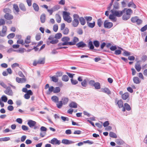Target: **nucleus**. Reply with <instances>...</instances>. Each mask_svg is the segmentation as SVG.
<instances>
[{"instance_id":"1","label":"nucleus","mask_w":147,"mask_h":147,"mask_svg":"<svg viewBox=\"0 0 147 147\" xmlns=\"http://www.w3.org/2000/svg\"><path fill=\"white\" fill-rule=\"evenodd\" d=\"M73 20L72 21V25L74 27H76L79 24V16L77 14H75L73 15Z\"/></svg>"},{"instance_id":"2","label":"nucleus","mask_w":147,"mask_h":147,"mask_svg":"<svg viewBox=\"0 0 147 147\" xmlns=\"http://www.w3.org/2000/svg\"><path fill=\"white\" fill-rule=\"evenodd\" d=\"M64 20L68 23H71L72 21L71 18L69 16V13L66 11H64L63 13Z\"/></svg>"},{"instance_id":"3","label":"nucleus","mask_w":147,"mask_h":147,"mask_svg":"<svg viewBox=\"0 0 147 147\" xmlns=\"http://www.w3.org/2000/svg\"><path fill=\"white\" fill-rule=\"evenodd\" d=\"M125 9H126L125 8L121 11H118L116 10H114V9H111V12L112 14L115 15V16L119 17L122 15L123 13L125 12Z\"/></svg>"},{"instance_id":"4","label":"nucleus","mask_w":147,"mask_h":147,"mask_svg":"<svg viewBox=\"0 0 147 147\" xmlns=\"http://www.w3.org/2000/svg\"><path fill=\"white\" fill-rule=\"evenodd\" d=\"M5 88L6 90H5L4 92L5 94L10 96L13 95V92L10 87L7 86Z\"/></svg>"},{"instance_id":"5","label":"nucleus","mask_w":147,"mask_h":147,"mask_svg":"<svg viewBox=\"0 0 147 147\" xmlns=\"http://www.w3.org/2000/svg\"><path fill=\"white\" fill-rule=\"evenodd\" d=\"M45 63V59L42 58L39 59L37 61H34L33 63V65L36 66L37 64H43Z\"/></svg>"},{"instance_id":"6","label":"nucleus","mask_w":147,"mask_h":147,"mask_svg":"<svg viewBox=\"0 0 147 147\" xmlns=\"http://www.w3.org/2000/svg\"><path fill=\"white\" fill-rule=\"evenodd\" d=\"M113 24L112 22H108L107 20L105 21L104 23V26L105 28H110L113 26Z\"/></svg>"},{"instance_id":"7","label":"nucleus","mask_w":147,"mask_h":147,"mask_svg":"<svg viewBox=\"0 0 147 147\" xmlns=\"http://www.w3.org/2000/svg\"><path fill=\"white\" fill-rule=\"evenodd\" d=\"M13 10L14 13L16 14H18L20 11V9L18 5L16 4H14L13 5Z\"/></svg>"},{"instance_id":"8","label":"nucleus","mask_w":147,"mask_h":147,"mask_svg":"<svg viewBox=\"0 0 147 147\" xmlns=\"http://www.w3.org/2000/svg\"><path fill=\"white\" fill-rule=\"evenodd\" d=\"M101 92L105 93L109 95L111 94V92L110 90L107 88H102L101 89Z\"/></svg>"},{"instance_id":"9","label":"nucleus","mask_w":147,"mask_h":147,"mask_svg":"<svg viewBox=\"0 0 147 147\" xmlns=\"http://www.w3.org/2000/svg\"><path fill=\"white\" fill-rule=\"evenodd\" d=\"M124 107H123L122 109V111L125 112L126 109L127 111H129L131 110V108L130 105L127 103H126L124 104Z\"/></svg>"},{"instance_id":"10","label":"nucleus","mask_w":147,"mask_h":147,"mask_svg":"<svg viewBox=\"0 0 147 147\" xmlns=\"http://www.w3.org/2000/svg\"><path fill=\"white\" fill-rule=\"evenodd\" d=\"M4 18L7 20H10L13 18V17L12 15L9 13H6L4 15Z\"/></svg>"},{"instance_id":"11","label":"nucleus","mask_w":147,"mask_h":147,"mask_svg":"<svg viewBox=\"0 0 147 147\" xmlns=\"http://www.w3.org/2000/svg\"><path fill=\"white\" fill-rule=\"evenodd\" d=\"M60 140H58L57 138H53L51 140V143L53 144L59 145L60 144Z\"/></svg>"},{"instance_id":"12","label":"nucleus","mask_w":147,"mask_h":147,"mask_svg":"<svg viewBox=\"0 0 147 147\" xmlns=\"http://www.w3.org/2000/svg\"><path fill=\"white\" fill-rule=\"evenodd\" d=\"M36 122L32 120H29L28 122V124L30 127L32 128L36 124Z\"/></svg>"},{"instance_id":"13","label":"nucleus","mask_w":147,"mask_h":147,"mask_svg":"<svg viewBox=\"0 0 147 147\" xmlns=\"http://www.w3.org/2000/svg\"><path fill=\"white\" fill-rule=\"evenodd\" d=\"M76 46L78 48L86 47L87 45L83 41H81L78 43L76 45Z\"/></svg>"},{"instance_id":"14","label":"nucleus","mask_w":147,"mask_h":147,"mask_svg":"<svg viewBox=\"0 0 147 147\" xmlns=\"http://www.w3.org/2000/svg\"><path fill=\"white\" fill-rule=\"evenodd\" d=\"M62 143L66 144H69L72 143H74V142L70 141L68 140L63 139L62 140Z\"/></svg>"},{"instance_id":"15","label":"nucleus","mask_w":147,"mask_h":147,"mask_svg":"<svg viewBox=\"0 0 147 147\" xmlns=\"http://www.w3.org/2000/svg\"><path fill=\"white\" fill-rule=\"evenodd\" d=\"M16 80L18 83H23L26 81V79L25 78H21L18 77L16 78Z\"/></svg>"},{"instance_id":"16","label":"nucleus","mask_w":147,"mask_h":147,"mask_svg":"<svg viewBox=\"0 0 147 147\" xmlns=\"http://www.w3.org/2000/svg\"><path fill=\"white\" fill-rule=\"evenodd\" d=\"M133 81L134 83L138 84L141 82V80L138 77H134L133 78Z\"/></svg>"},{"instance_id":"17","label":"nucleus","mask_w":147,"mask_h":147,"mask_svg":"<svg viewBox=\"0 0 147 147\" xmlns=\"http://www.w3.org/2000/svg\"><path fill=\"white\" fill-rule=\"evenodd\" d=\"M140 61H138L137 63V64H136L135 66L136 69L138 72L140 71L142 68L140 64L139 63Z\"/></svg>"},{"instance_id":"18","label":"nucleus","mask_w":147,"mask_h":147,"mask_svg":"<svg viewBox=\"0 0 147 147\" xmlns=\"http://www.w3.org/2000/svg\"><path fill=\"white\" fill-rule=\"evenodd\" d=\"M58 42L59 40L58 39H53L50 41H47V44L48 45H49L50 44H55L57 43Z\"/></svg>"},{"instance_id":"19","label":"nucleus","mask_w":147,"mask_h":147,"mask_svg":"<svg viewBox=\"0 0 147 147\" xmlns=\"http://www.w3.org/2000/svg\"><path fill=\"white\" fill-rule=\"evenodd\" d=\"M46 20V15L45 13L42 14L40 17V20L41 22L43 23L45 22Z\"/></svg>"},{"instance_id":"20","label":"nucleus","mask_w":147,"mask_h":147,"mask_svg":"<svg viewBox=\"0 0 147 147\" xmlns=\"http://www.w3.org/2000/svg\"><path fill=\"white\" fill-rule=\"evenodd\" d=\"M14 51L18 53H22L26 51V50L24 48H20L18 50H14Z\"/></svg>"},{"instance_id":"21","label":"nucleus","mask_w":147,"mask_h":147,"mask_svg":"<svg viewBox=\"0 0 147 147\" xmlns=\"http://www.w3.org/2000/svg\"><path fill=\"white\" fill-rule=\"evenodd\" d=\"M113 7V9H114V10L119 9V3L117 2H115Z\"/></svg>"},{"instance_id":"22","label":"nucleus","mask_w":147,"mask_h":147,"mask_svg":"<svg viewBox=\"0 0 147 147\" xmlns=\"http://www.w3.org/2000/svg\"><path fill=\"white\" fill-rule=\"evenodd\" d=\"M69 106L71 108H77L78 107L77 104L74 102H72L69 105Z\"/></svg>"},{"instance_id":"23","label":"nucleus","mask_w":147,"mask_h":147,"mask_svg":"<svg viewBox=\"0 0 147 147\" xmlns=\"http://www.w3.org/2000/svg\"><path fill=\"white\" fill-rule=\"evenodd\" d=\"M79 21L82 25H84L86 23L85 19L83 17H79Z\"/></svg>"},{"instance_id":"24","label":"nucleus","mask_w":147,"mask_h":147,"mask_svg":"<svg viewBox=\"0 0 147 147\" xmlns=\"http://www.w3.org/2000/svg\"><path fill=\"white\" fill-rule=\"evenodd\" d=\"M129 95L128 92H126L122 95V98L123 100H126L129 97Z\"/></svg>"},{"instance_id":"25","label":"nucleus","mask_w":147,"mask_h":147,"mask_svg":"<svg viewBox=\"0 0 147 147\" xmlns=\"http://www.w3.org/2000/svg\"><path fill=\"white\" fill-rule=\"evenodd\" d=\"M19 7L20 9L23 11H26V8L24 4L21 3L19 4Z\"/></svg>"},{"instance_id":"26","label":"nucleus","mask_w":147,"mask_h":147,"mask_svg":"<svg viewBox=\"0 0 147 147\" xmlns=\"http://www.w3.org/2000/svg\"><path fill=\"white\" fill-rule=\"evenodd\" d=\"M127 6L128 7H132L134 9L136 8V5L133 3V1L130 2L128 4Z\"/></svg>"},{"instance_id":"27","label":"nucleus","mask_w":147,"mask_h":147,"mask_svg":"<svg viewBox=\"0 0 147 147\" xmlns=\"http://www.w3.org/2000/svg\"><path fill=\"white\" fill-rule=\"evenodd\" d=\"M78 41L79 39L78 38L76 37H74L73 40V42H70L71 43V45H76V42Z\"/></svg>"},{"instance_id":"28","label":"nucleus","mask_w":147,"mask_h":147,"mask_svg":"<svg viewBox=\"0 0 147 147\" xmlns=\"http://www.w3.org/2000/svg\"><path fill=\"white\" fill-rule=\"evenodd\" d=\"M34 9L36 11H38L39 10V7L38 5L36 3H34L32 5Z\"/></svg>"},{"instance_id":"29","label":"nucleus","mask_w":147,"mask_h":147,"mask_svg":"<svg viewBox=\"0 0 147 147\" xmlns=\"http://www.w3.org/2000/svg\"><path fill=\"white\" fill-rule=\"evenodd\" d=\"M115 16L113 14H110L109 18L110 19L112 20L113 22H115L116 21V18Z\"/></svg>"},{"instance_id":"30","label":"nucleus","mask_w":147,"mask_h":147,"mask_svg":"<svg viewBox=\"0 0 147 147\" xmlns=\"http://www.w3.org/2000/svg\"><path fill=\"white\" fill-rule=\"evenodd\" d=\"M116 143L119 145L123 144L124 142L121 139H117L115 140Z\"/></svg>"},{"instance_id":"31","label":"nucleus","mask_w":147,"mask_h":147,"mask_svg":"<svg viewBox=\"0 0 147 147\" xmlns=\"http://www.w3.org/2000/svg\"><path fill=\"white\" fill-rule=\"evenodd\" d=\"M117 104L119 108H120L123 107V102L121 100H120L117 102Z\"/></svg>"},{"instance_id":"32","label":"nucleus","mask_w":147,"mask_h":147,"mask_svg":"<svg viewBox=\"0 0 147 147\" xmlns=\"http://www.w3.org/2000/svg\"><path fill=\"white\" fill-rule=\"evenodd\" d=\"M88 80V79L84 80L83 81L81 82L82 86L84 87H86L87 86V81Z\"/></svg>"},{"instance_id":"33","label":"nucleus","mask_w":147,"mask_h":147,"mask_svg":"<svg viewBox=\"0 0 147 147\" xmlns=\"http://www.w3.org/2000/svg\"><path fill=\"white\" fill-rule=\"evenodd\" d=\"M95 89L98 90L100 89L101 86L100 83L98 82H95L94 86Z\"/></svg>"},{"instance_id":"34","label":"nucleus","mask_w":147,"mask_h":147,"mask_svg":"<svg viewBox=\"0 0 147 147\" xmlns=\"http://www.w3.org/2000/svg\"><path fill=\"white\" fill-rule=\"evenodd\" d=\"M51 99L53 101L55 102H58L59 100L58 97L56 96H53L51 98Z\"/></svg>"},{"instance_id":"35","label":"nucleus","mask_w":147,"mask_h":147,"mask_svg":"<svg viewBox=\"0 0 147 147\" xmlns=\"http://www.w3.org/2000/svg\"><path fill=\"white\" fill-rule=\"evenodd\" d=\"M131 16L126 13L124 14L122 17V19L124 20H127L130 18Z\"/></svg>"},{"instance_id":"36","label":"nucleus","mask_w":147,"mask_h":147,"mask_svg":"<svg viewBox=\"0 0 147 147\" xmlns=\"http://www.w3.org/2000/svg\"><path fill=\"white\" fill-rule=\"evenodd\" d=\"M51 81L54 82H57L58 81V78L56 76H54L51 77Z\"/></svg>"},{"instance_id":"37","label":"nucleus","mask_w":147,"mask_h":147,"mask_svg":"<svg viewBox=\"0 0 147 147\" xmlns=\"http://www.w3.org/2000/svg\"><path fill=\"white\" fill-rule=\"evenodd\" d=\"M88 47L90 48V49L91 50L93 49L94 47L93 44V42L92 41H90L88 45Z\"/></svg>"},{"instance_id":"38","label":"nucleus","mask_w":147,"mask_h":147,"mask_svg":"<svg viewBox=\"0 0 147 147\" xmlns=\"http://www.w3.org/2000/svg\"><path fill=\"white\" fill-rule=\"evenodd\" d=\"M56 19L57 23H60L61 22V18L59 15V14H56Z\"/></svg>"},{"instance_id":"39","label":"nucleus","mask_w":147,"mask_h":147,"mask_svg":"<svg viewBox=\"0 0 147 147\" xmlns=\"http://www.w3.org/2000/svg\"><path fill=\"white\" fill-rule=\"evenodd\" d=\"M70 38L68 36H65L63 37L61 39V40L62 42H69V41Z\"/></svg>"},{"instance_id":"40","label":"nucleus","mask_w":147,"mask_h":147,"mask_svg":"<svg viewBox=\"0 0 147 147\" xmlns=\"http://www.w3.org/2000/svg\"><path fill=\"white\" fill-rule=\"evenodd\" d=\"M61 101H62L63 104L65 105L67 103L68 101V99L67 98L63 97L62 98Z\"/></svg>"},{"instance_id":"41","label":"nucleus","mask_w":147,"mask_h":147,"mask_svg":"<svg viewBox=\"0 0 147 147\" xmlns=\"http://www.w3.org/2000/svg\"><path fill=\"white\" fill-rule=\"evenodd\" d=\"M87 24L88 26L91 28H94L95 26V22L94 21L92 23L87 22Z\"/></svg>"},{"instance_id":"42","label":"nucleus","mask_w":147,"mask_h":147,"mask_svg":"<svg viewBox=\"0 0 147 147\" xmlns=\"http://www.w3.org/2000/svg\"><path fill=\"white\" fill-rule=\"evenodd\" d=\"M30 36H28L25 40V43L26 44H29L31 42Z\"/></svg>"},{"instance_id":"43","label":"nucleus","mask_w":147,"mask_h":147,"mask_svg":"<svg viewBox=\"0 0 147 147\" xmlns=\"http://www.w3.org/2000/svg\"><path fill=\"white\" fill-rule=\"evenodd\" d=\"M109 135L110 137L111 138H117V136L116 134L113 132L111 131L110 132Z\"/></svg>"},{"instance_id":"44","label":"nucleus","mask_w":147,"mask_h":147,"mask_svg":"<svg viewBox=\"0 0 147 147\" xmlns=\"http://www.w3.org/2000/svg\"><path fill=\"white\" fill-rule=\"evenodd\" d=\"M62 80L65 82H67L69 80V78L68 76L65 75H63L62 77Z\"/></svg>"},{"instance_id":"45","label":"nucleus","mask_w":147,"mask_h":147,"mask_svg":"<svg viewBox=\"0 0 147 147\" xmlns=\"http://www.w3.org/2000/svg\"><path fill=\"white\" fill-rule=\"evenodd\" d=\"M62 36L61 34L60 33H58L56 34L54 37V38L57 39H59L61 38Z\"/></svg>"},{"instance_id":"46","label":"nucleus","mask_w":147,"mask_h":147,"mask_svg":"<svg viewBox=\"0 0 147 147\" xmlns=\"http://www.w3.org/2000/svg\"><path fill=\"white\" fill-rule=\"evenodd\" d=\"M54 90V87L53 86H51L49 87V90L47 92V94H50Z\"/></svg>"},{"instance_id":"47","label":"nucleus","mask_w":147,"mask_h":147,"mask_svg":"<svg viewBox=\"0 0 147 147\" xmlns=\"http://www.w3.org/2000/svg\"><path fill=\"white\" fill-rule=\"evenodd\" d=\"M93 44L96 47L98 48L99 46L100 43L99 41L98 40H95L94 41Z\"/></svg>"},{"instance_id":"48","label":"nucleus","mask_w":147,"mask_h":147,"mask_svg":"<svg viewBox=\"0 0 147 147\" xmlns=\"http://www.w3.org/2000/svg\"><path fill=\"white\" fill-rule=\"evenodd\" d=\"M60 90L61 89L59 87H56L54 89L53 92L54 93H58L60 92Z\"/></svg>"},{"instance_id":"49","label":"nucleus","mask_w":147,"mask_h":147,"mask_svg":"<svg viewBox=\"0 0 147 147\" xmlns=\"http://www.w3.org/2000/svg\"><path fill=\"white\" fill-rule=\"evenodd\" d=\"M58 103L57 104V107L58 108H61L62 106V105L63 103H62V101H60L59 102L58 101Z\"/></svg>"},{"instance_id":"50","label":"nucleus","mask_w":147,"mask_h":147,"mask_svg":"<svg viewBox=\"0 0 147 147\" xmlns=\"http://www.w3.org/2000/svg\"><path fill=\"white\" fill-rule=\"evenodd\" d=\"M132 13V11L131 9L130 8L128 9H127L126 11V14L129 15L130 16H131V14Z\"/></svg>"},{"instance_id":"51","label":"nucleus","mask_w":147,"mask_h":147,"mask_svg":"<svg viewBox=\"0 0 147 147\" xmlns=\"http://www.w3.org/2000/svg\"><path fill=\"white\" fill-rule=\"evenodd\" d=\"M15 34L13 33L10 34L7 36V38L8 39L12 38L14 37Z\"/></svg>"},{"instance_id":"52","label":"nucleus","mask_w":147,"mask_h":147,"mask_svg":"<svg viewBox=\"0 0 147 147\" xmlns=\"http://www.w3.org/2000/svg\"><path fill=\"white\" fill-rule=\"evenodd\" d=\"M103 22L100 18L99 19L97 20V24L99 27H100L102 24Z\"/></svg>"},{"instance_id":"53","label":"nucleus","mask_w":147,"mask_h":147,"mask_svg":"<svg viewBox=\"0 0 147 147\" xmlns=\"http://www.w3.org/2000/svg\"><path fill=\"white\" fill-rule=\"evenodd\" d=\"M1 100L4 102H6L7 100V97L5 95H3L1 97Z\"/></svg>"},{"instance_id":"54","label":"nucleus","mask_w":147,"mask_h":147,"mask_svg":"<svg viewBox=\"0 0 147 147\" xmlns=\"http://www.w3.org/2000/svg\"><path fill=\"white\" fill-rule=\"evenodd\" d=\"M17 43L18 44H20L23 45L25 44V43L24 42V41L22 39H18L17 41Z\"/></svg>"},{"instance_id":"55","label":"nucleus","mask_w":147,"mask_h":147,"mask_svg":"<svg viewBox=\"0 0 147 147\" xmlns=\"http://www.w3.org/2000/svg\"><path fill=\"white\" fill-rule=\"evenodd\" d=\"M138 17L136 16L134 17H132L131 19V21L133 23H136L138 20Z\"/></svg>"},{"instance_id":"56","label":"nucleus","mask_w":147,"mask_h":147,"mask_svg":"<svg viewBox=\"0 0 147 147\" xmlns=\"http://www.w3.org/2000/svg\"><path fill=\"white\" fill-rule=\"evenodd\" d=\"M85 18L87 21V22H89L92 20V18L91 16H86L85 17Z\"/></svg>"},{"instance_id":"57","label":"nucleus","mask_w":147,"mask_h":147,"mask_svg":"<svg viewBox=\"0 0 147 147\" xmlns=\"http://www.w3.org/2000/svg\"><path fill=\"white\" fill-rule=\"evenodd\" d=\"M59 8V6L58 5H55L52 8L54 11L58 10Z\"/></svg>"},{"instance_id":"58","label":"nucleus","mask_w":147,"mask_h":147,"mask_svg":"<svg viewBox=\"0 0 147 147\" xmlns=\"http://www.w3.org/2000/svg\"><path fill=\"white\" fill-rule=\"evenodd\" d=\"M0 85L4 88H6L7 87L6 84L3 81H0Z\"/></svg>"},{"instance_id":"59","label":"nucleus","mask_w":147,"mask_h":147,"mask_svg":"<svg viewBox=\"0 0 147 147\" xmlns=\"http://www.w3.org/2000/svg\"><path fill=\"white\" fill-rule=\"evenodd\" d=\"M71 84L73 85H76L78 83V81L76 80H74L73 78H71Z\"/></svg>"},{"instance_id":"60","label":"nucleus","mask_w":147,"mask_h":147,"mask_svg":"<svg viewBox=\"0 0 147 147\" xmlns=\"http://www.w3.org/2000/svg\"><path fill=\"white\" fill-rule=\"evenodd\" d=\"M69 32V30L67 28H65L63 31V33L65 35L67 34Z\"/></svg>"},{"instance_id":"61","label":"nucleus","mask_w":147,"mask_h":147,"mask_svg":"<svg viewBox=\"0 0 147 147\" xmlns=\"http://www.w3.org/2000/svg\"><path fill=\"white\" fill-rule=\"evenodd\" d=\"M123 55L125 56H128L130 55L131 54L130 52L125 50Z\"/></svg>"},{"instance_id":"62","label":"nucleus","mask_w":147,"mask_h":147,"mask_svg":"<svg viewBox=\"0 0 147 147\" xmlns=\"http://www.w3.org/2000/svg\"><path fill=\"white\" fill-rule=\"evenodd\" d=\"M61 119L64 121H68L69 120V119L67 117H66L64 116H62L61 117Z\"/></svg>"},{"instance_id":"63","label":"nucleus","mask_w":147,"mask_h":147,"mask_svg":"<svg viewBox=\"0 0 147 147\" xmlns=\"http://www.w3.org/2000/svg\"><path fill=\"white\" fill-rule=\"evenodd\" d=\"M58 29V26L57 24H55L53 26V30L55 32H56Z\"/></svg>"},{"instance_id":"64","label":"nucleus","mask_w":147,"mask_h":147,"mask_svg":"<svg viewBox=\"0 0 147 147\" xmlns=\"http://www.w3.org/2000/svg\"><path fill=\"white\" fill-rule=\"evenodd\" d=\"M147 29V25H146L141 29L140 30L142 32H143L146 31Z\"/></svg>"}]
</instances>
